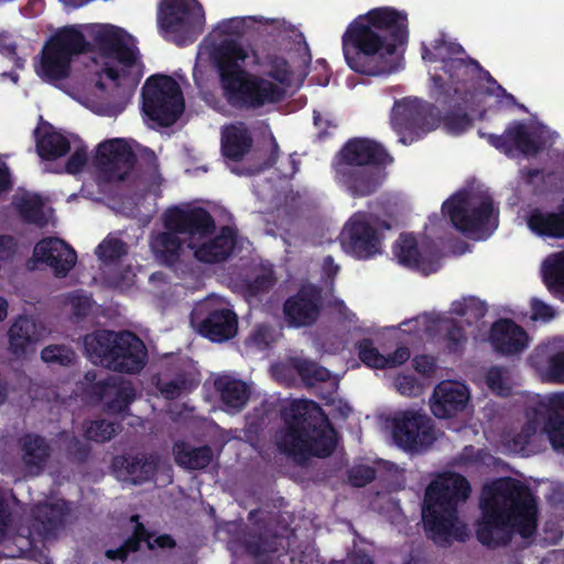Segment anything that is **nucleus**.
<instances>
[{
	"label": "nucleus",
	"instance_id": "obj_27",
	"mask_svg": "<svg viewBox=\"0 0 564 564\" xmlns=\"http://www.w3.org/2000/svg\"><path fill=\"white\" fill-rule=\"evenodd\" d=\"M528 228L539 237L564 239V198L555 210L540 207L530 209L525 217Z\"/></svg>",
	"mask_w": 564,
	"mask_h": 564
},
{
	"label": "nucleus",
	"instance_id": "obj_6",
	"mask_svg": "<svg viewBox=\"0 0 564 564\" xmlns=\"http://www.w3.org/2000/svg\"><path fill=\"white\" fill-rule=\"evenodd\" d=\"M392 158L379 142L368 138H351L335 154L332 166L335 181L352 197H366L381 187L382 167Z\"/></svg>",
	"mask_w": 564,
	"mask_h": 564
},
{
	"label": "nucleus",
	"instance_id": "obj_59",
	"mask_svg": "<svg viewBox=\"0 0 564 564\" xmlns=\"http://www.w3.org/2000/svg\"><path fill=\"white\" fill-rule=\"evenodd\" d=\"M313 119L315 127L318 129L317 138L321 141H324L332 135V132L328 129L335 130L337 128V123L332 120L324 119L317 111H314Z\"/></svg>",
	"mask_w": 564,
	"mask_h": 564
},
{
	"label": "nucleus",
	"instance_id": "obj_11",
	"mask_svg": "<svg viewBox=\"0 0 564 564\" xmlns=\"http://www.w3.org/2000/svg\"><path fill=\"white\" fill-rule=\"evenodd\" d=\"M453 227L462 234H479L497 227L495 207L489 195L460 189L442 205Z\"/></svg>",
	"mask_w": 564,
	"mask_h": 564
},
{
	"label": "nucleus",
	"instance_id": "obj_22",
	"mask_svg": "<svg viewBox=\"0 0 564 564\" xmlns=\"http://www.w3.org/2000/svg\"><path fill=\"white\" fill-rule=\"evenodd\" d=\"M33 258L52 268L57 278H65L77 261L75 250L57 237H46L36 242Z\"/></svg>",
	"mask_w": 564,
	"mask_h": 564
},
{
	"label": "nucleus",
	"instance_id": "obj_61",
	"mask_svg": "<svg viewBox=\"0 0 564 564\" xmlns=\"http://www.w3.org/2000/svg\"><path fill=\"white\" fill-rule=\"evenodd\" d=\"M411 357V351L406 346H399L392 354L386 356L387 368H395L405 364Z\"/></svg>",
	"mask_w": 564,
	"mask_h": 564
},
{
	"label": "nucleus",
	"instance_id": "obj_37",
	"mask_svg": "<svg viewBox=\"0 0 564 564\" xmlns=\"http://www.w3.org/2000/svg\"><path fill=\"white\" fill-rule=\"evenodd\" d=\"M13 205L24 224L34 225L37 228L47 226L48 219L44 212V202L39 194L25 193L15 197Z\"/></svg>",
	"mask_w": 564,
	"mask_h": 564
},
{
	"label": "nucleus",
	"instance_id": "obj_21",
	"mask_svg": "<svg viewBox=\"0 0 564 564\" xmlns=\"http://www.w3.org/2000/svg\"><path fill=\"white\" fill-rule=\"evenodd\" d=\"M393 256L406 268L417 270L425 275L440 269V256L432 246L421 247L412 234H401L392 246Z\"/></svg>",
	"mask_w": 564,
	"mask_h": 564
},
{
	"label": "nucleus",
	"instance_id": "obj_30",
	"mask_svg": "<svg viewBox=\"0 0 564 564\" xmlns=\"http://www.w3.org/2000/svg\"><path fill=\"white\" fill-rule=\"evenodd\" d=\"M8 336L11 351L22 356L31 345L42 339L43 327L33 317L20 315L10 326Z\"/></svg>",
	"mask_w": 564,
	"mask_h": 564
},
{
	"label": "nucleus",
	"instance_id": "obj_15",
	"mask_svg": "<svg viewBox=\"0 0 564 564\" xmlns=\"http://www.w3.org/2000/svg\"><path fill=\"white\" fill-rule=\"evenodd\" d=\"M394 443L408 452H420L431 446L436 437L433 421L423 413L403 411L392 421Z\"/></svg>",
	"mask_w": 564,
	"mask_h": 564
},
{
	"label": "nucleus",
	"instance_id": "obj_36",
	"mask_svg": "<svg viewBox=\"0 0 564 564\" xmlns=\"http://www.w3.org/2000/svg\"><path fill=\"white\" fill-rule=\"evenodd\" d=\"M70 66V59L45 43L41 52L40 65L36 68V73L41 78L47 82L63 80L69 76Z\"/></svg>",
	"mask_w": 564,
	"mask_h": 564
},
{
	"label": "nucleus",
	"instance_id": "obj_52",
	"mask_svg": "<svg viewBox=\"0 0 564 564\" xmlns=\"http://www.w3.org/2000/svg\"><path fill=\"white\" fill-rule=\"evenodd\" d=\"M486 384L488 389L500 397H508L511 393V388L508 386L505 378V369L499 366L490 367L486 372Z\"/></svg>",
	"mask_w": 564,
	"mask_h": 564
},
{
	"label": "nucleus",
	"instance_id": "obj_1",
	"mask_svg": "<svg viewBox=\"0 0 564 564\" xmlns=\"http://www.w3.org/2000/svg\"><path fill=\"white\" fill-rule=\"evenodd\" d=\"M409 42L408 13L379 7L357 17L341 36L343 53L355 73L378 76L389 73L386 55L392 56Z\"/></svg>",
	"mask_w": 564,
	"mask_h": 564
},
{
	"label": "nucleus",
	"instance_id": "obj_16",
	"mask_svg": "<svg viewBox=\"0 0 564 564\" xmlns=\"http://www.w3.org/2000/svg\"><path fill=\"white\" fill-rule=\"evenodd\" d=\"M137 155L123 139L101 142L96 150L94 164L106 182L123 181L134 169Z\"/></svg>",
	"mask_w": 564,
	"mask_h": 564
},
{
	"label": "nucleus",
	"instance_id": "obj_23",
	"mask_svg": "<svg viewBox=\"0 0 564 564\" xmlns=\"http://www.w3.org/2000/svg\"><path fill=\"white\" fill-rule=\"evenodd\" d=\"M534 413L543 421V430L552 448L564 453V392L540 400Z\"/></svg>",
	"mask_w": 564,
	"mask_h": 564
},
{
	"label": "nucleus",
	"instance_id": "obj_54",
	"mask_svg": "<svg viewBox=\"0 0 564 564\" xmlns=\"http://www.w3.org/2000/svg\"><path fill=\"white\" fill-rule=\"evenodd\" d=\"M377 470L369 465H357L348 470L349 482L354 487H365L376 479Z\"/></svg>",
	"mask_w": 564,
	"mask_h": 564
},
{
	"label": "nucleus",
	"instance_id": "obj_7",
	"mask_svg": "<svg viewBox=\"0 0 564 564\" xmlns=\"http://www.w3.org/2000/svg\"><path fill=\"white\" fill-rule=\"evenodd\" d=\"M433 52L424 48L423 58L430 62L441 61L443 74H433V96L440 104H451L454 97L468 101L476 84L486 80L497 84L491 74L478 61L466 56L464 47L458 43L445 40L434 41Z\"/></svg>",
	"mask_w": 564,
	"mask_h": 564
},
{
	"label": "nucleus",
	"instance_id": "obj_39",
	"mask_svg": "<svg viewBox=\"0 0 564 564\" xmlns=\"http://www.w3.org/2000/svg\"><path fill=\"white\" fill-rule=\"evenodd\" d=\"M159 459L154 455H129L122 457V466L131 481L135 485L151 480L158 469Z\"/></svg>",
	"mask_w": 564,
	"mask_h": 564
},
{
	"label": "nucleus",
	"instance_id": "obj_25",
	"mask_svg": "<svg viewBox=\"0 0 564 564\" xmlns=\"http://www.w3.org/2000/svg\"><path fill=\"white\" fill-rule=\"evenodd\" d=\"M468 399L469 394L465 386L443 381L434 389L431 399L432 413L440 419H449L465 409Z\"/></svg>",
	"mask_w": 564,
	"mask_h": 564
},
{
	"label": "nucleus",
	"instance_id": "obj_40",
	"mask_svg": "<svg viewBox=\"0 0 564 564\" xmlns=\"http://www.w3.org/2000/svg\"><path fill=\"white\" fill-rule=\"evenodd\" d=\"M542 279L556 297L564 296V251L550 254L542 263Z\"/></svg>",
	"mask_w": 564,
	"mask_h": 564
},
{
	"label": "nucleus",
	"instance_id": "obj_4",
	"mask_svg": "<svg viewBox=\"0 0 564 564\" xmlns=\"http://www.w3.org/2000/svg\"><path fill=\"white\" fill-rule=\"evenodd\" d=\"M248 54L235 40H226L213 53L221 95L238 110H258L283 100L284 89L247 69Z\"/></svg>",
	"mask_w": 564,
	"mask_h": 564
},
{
	"label": "nucleus",
	"instance_id": "obj_2",
	"mask_svg": "<svg viewBox=\"0 0 564 564\" xmlns=\"http://www.w3.org/2000/svg\"><path fill=\"white\" fill-rule=\"evenodd\" d=\"M479 507L476 538L488 549L508 545L514 534L529 539L536 532L535 498L529 486L518 479L502 477L485 486Z\"/></svg>",
	"mask_w": 564,
	"mask_h": 564
},
{
	"label": "nucleus",
	"instance_id": "obj_38",
	"mask_svg": "<svg viewBox=\"0 0 564 564\" xmlns=\"http://www.w3.org/2000/svg\"><path fill=\"white\" fill-rule=\"evenodd\" d=\"M215 388L224 404L231 409L241 410L249 400V388L241 380L221 376L215 380Z\"/></svg>",
	"mask_w": 564,
	"mask_h": 564
},
{
	"label": "nucleus",
	"instance_id": "obj_29",
	"mask_svg": "<svg viewBox=\"0 0 564 564\" xmlns=\"http://www.w3.org/2000/svg\"><path fill=\"white\" fill-rule=\"evenodd\" d=\"M46 44L70 61L75 56L94 52L93 44L86 40L79 25H66L57 29Z\"/></svg>",
	"mask_w": 564,
	"mask_h": 564
},
{
	"label": "nucleus",
	"instance_id": "obj_53",
	"mask_svg": "<svg viewBox=\"0 0 564 564\" xmlns=\"http://www.w3.org/2000/svg\"><path fill=\"white\" fill-rule=\"evenodd\" d=\"M91 446L76 436H73L66 445V455L69 460L77 464L86 463L90 456Z\"/></svg>",
	"mask_w": 564,
	"mask_h": 564
},
{
	"label": "nucleus",
	"instance_id": "obj_17",
	"mask_svg": "<svg viewBox=\"0 0 564 564\" xmlns=\"http://www.w3.org/2000/svg\"><path fill=\"white\" fill-rule=\"evenodd\" d=\"M322 308L321 289L314 284H305L284 301L282 312L289 327L302 328L315 324L321 316Z\"/></svg>",
	"mask_w": 564,
	"mask_h": 564
},
{
	"label": "nucleus",
	"instance_id": "obj_56",
	"mask_svg": "<svg viewBox=\"0 0 564 564\" xmlns=\"http://www.w3.org/2000/svg\"><path fill=\"white\" fill-rule=\"evenodd\" d=\"M87 163V151L85 148H77L66 162V172L77 174L83 171Z\"/></svg>",
	"mask_w": 564,
	"mask_h": 564
},
{
	"label": "nucleus",
	"instance_id": "obj_43",
	"mask_svg": "<svg viewBox=\"0 0 564 564\" xmlns=\"http://www.w3.org/2000/svg\"><path fill=\"white\" fill-rule=\"evenodd\" d=\"M282 539L272 533L249 534L243 542L245 551L252 557L259 558L268 554H274L279 551Z\"/></svg>",
	"mask_w": 564,
	"mask_h": 564
},
{
	"label": "nucleus",
	"instance_id": "obj_35",
	"mask_svg": "<svg viewBox=\"0 0 564 564\" xmlns=\"http://www.w3.org/2000/svg\"><path fill=\"white\" fill-rule=\"evenodd\" d=\"M177 466L188 470L206 468L213 460V449L208 445L195 447L185 441H177L173 446Z\"/></svg>",
	"mask_w": 564,
	"mask_h": 564
},
{
	"label": "nucleus",
	"instance_id": "obj_55",
	"mask_svg": "<svg viewBox=\"0 0 564 564\" xmlns=\"http://www.w3.org/2000/svg\"><path fill=\"white\" fill-rule=\"evenodd\" d=\"M270 69L268 76L280 84H285L290 80L291 70L288 61L282 56H272L270 58Z\"/></svg>",
	"mask_w": 564,
	"mask_h": 564
},
{
	"label": "nucleus",
	"instance_id": "obj_46",
	"mask_svg": "<svg viewBox=\"0 0 564 564\" xmlns=\"http://www.w3.org/2000/svg\"><path fill=\"white\" fill-rule=\"evenodd\" d=\"M356 350L364 365L372 369H387L386 355L375 347L372 339L362 338L356 343Z\"/></svg>",
	"mask_w": 564,
	"mask_h": 564
},
{
	"label": "nucleus",
	"instance_id": "obj_3",
	"mask_svg": "<svg viewBox=\"0 0 564 564\" xmlns=\"http://www.w3.org/2000/svg\"><path fill=\"white\" fill-rule=\"evenodd\" d=\"M282 427L275 433L279 452L295 460L329 457L337 433L322 406L313 400L295 399L280 409Z\"/></svg>",
	"mask_w": 564,
	"mask_h": 564
},
{
	"label": "nucleus",
	"instance_id": "obj_64",
	"mask_svg": "<svg viewBox=\"0 0 564 564\" xmlns=\"http://www.w3.org/2000/svg\"><path fill=\"white\" fill-rule=\"evenodd\" d=\"M70 304H72L73 314L76 317H79V318L86 317L90 311V301H89V297H87V296H84V295L73 296Z\"/></svg>",
	"mask_w": 564,
	"mask_h": 564
},
{
	"label": "nucleus",
	"instance_id": "obj_63",
	"mask_svg": "<svg viewBox=\"0 0 564 564\" xmlns=\"http://www.w3.org/2000/svg\"><path fill=\"white\" fill-rule=\"evenodd\" d=\"M294 368L303 382L306 386H312V376L313 369L315 368V362L307 359H299L295 361Z\"/></svg>",
	"mask_w": 564,
	"mask_h": 564
},
{
	"label": "nucleus",
	"instance_id": "obj_45",
	"mask_svg": "<svg viewBox=\"0 0 564 564\" xmlns=\"http://www.w3.org/2000/svg\"><path fill=\"white\" fill-rule=\"evenodd\" d=\"M451 312L457 316L466 317L468 324H473L485 317L487 305L475 296H467L459 301H454Z\"/></svg>",
	"mask_w": 564,
	"mask_h": 564
},
{
	"label": "nucleus",
	"instance_id": "obj_14",
	"mask_svg": "<svg viewBox=\"0 0 564 564\" xmlns=\"http://www.w3.org/2000/svg\"><path fill=\"white\" fill-rule=\"evenodd\" d=\"M391 226L366 213L354 214L341 232L343 248L357 259H370L381 253L383 234Z\"/></svg>",
	"mask_w": 564,
	"mask_h": 564
},
{
	"label": "nucleus",
	"instance_id": "obj_12",
	"mask_svg": "<svg viewBox=\"0 0 564 564\" xmlns=\"http://www.w3.org/2000/svg\"><path fill=\"white\" fill-rule=\"evenodd\" d=\"M205 14L197 0H163L158 9V26L177 46L193 43L202 33Z\"/></svg>",
	"mask_w": 564,
	"mask_h": 564
},
{
	"label": "nucleus",
	"instance_id": "obj_58",
	"mask_svg": "<svg viewBox=\"0 0 564 564\" xmlns=\"http://www.w3.org/2000/svg\"><path fill=\"white\" fill-rule=\"evenodd\" d=\"M531 312H532V319L538 321H551L555 313L551 305L544 303L540 299H532L531 300Z\"/></svg>",
	"mask_w": 564,
	"mask_h": 564
},
{
	"label": "nucleus",
	"instance_id": "obj_10",
	"mask_svg": "<svg viewBox=\"0 0 564 564\" xmlns=\"http://www.w3.org/2000/svg\"><path fill=\"white\" fill-rule=\"evenodd\" d=\"M88 29L94 42L93 47H96L101 56L122 65L119 69L107 64L102 68V74L121 90L120 94L131 96L141 78V74H133L130 69L139 56L134 39L123 29L111 24H93Z\"/></svg>",
	"mask_w": 564,
	"mask_h": 564
},
{
	"label": "nucleus",
	"instance_id": "obj_18",
	"mask_svg": "<svg viewBox=\"0 0 564 564\" xmlns=\"http://www.w3.org/2000/svg\"><path fill=\"white\" fill-rule=\"evenodd\" d=\"M88 394L97 402H105V409L109 414L127 415L137 398V390L130 380L108 375L94 383Z\"/></svg>",
	"mask_w": 564,
	"mask_h": 564
},
{
	"label": "nucleus",
	"instance_id": "obj_9",
	"mask_svg": "<svg viewBox=\"0 0 564 564\" xmlns=\"http://www.w3.org/2000/svg\"><path fill=\"white\" fill-rule=\"evenodd\" d=\"M467 102L454 97L447 104L452 108L442 116L433 104L419 98L403 99L392 109L391 124L399 134L409 132L420 135L436 129L441 123L448 133L460 134L473 126V119L466 111Z\"/></svg>",
	"mask_w": 564,
	"mask_h": 564
},
{
	"label": "nucleus",
	"instance_id": "obj_51",
	"mask_svg": "<svg viewBox=\"0 0 564 564\" xmlns=\"http://www.w3.org/2000/svg\"><path fill=\"white\" fill-rule=\"evenodd\" d=\"M117 433L116 424L105 419L91 421L85 429V437L96 443L110 441Z\"/></svg>",
	"mask_w": 564,
	"mask_h": 564
},
{
	"label": "nucleus",
	"instance_id": "obj_8",
	"mask_svg": "<svg viewBox=\"0 0 564 564\" xmlns=\"http://www.w3.org/2000/svg\"><path fill=\"white\" fill-rule=\"evenodd\" d=\"M84 348L95 365L119 373L141 372L149 357L143 340L131 330H95L84 337Z\"/></svg>",
	"mask_w": 564,
	"mask_h": 564
},
{
	"label": "nucleus",
	"instance_id": "obj_32",
	"mask_svg": "<svg viewBox=\"0 0 564 564\" xmlns=\"http://www.w3.org/2000/svg\"><path fill=\"white\" fill-rule=\"evenodd\" d=\"M528 360L531 367L544 370L549 381L564 383V349L555 350L551 345H539Z\"/></svg>",
	"mask_w": 564,
	"mask_h": 564
},
{
	"label": "nucleus",
	"instance_id": "obj_48",
	"mask_svg": "<svg viewBox=\"0 0 564 564\" xmlns=\"http://www.w3.org/2000/svg\"><path fill=\"white\" fill-rule=\"evenodd\" d=\"M128 253L127 243L119 238L107 237L100 242L96 249L97 257L106 262L111 263L120 260Z\"/></svg>",
	"mask_w": 564,
	"mask_h": 564
},
{
	"label": "nucleus",
	"instance_id": "obj_31",
	"mask_svg": "<svg viewBox=\"0 0 564 564\" xmlns=\"http://www.w3.org/2000/svg\"><path fill=\"white\" fill-rule=\"evenodd\" d=\"M237 243L235 229L229 226L220 228L219 234L209 241L199 246L195 257L205 263H219L229 258Z\"/></svg>",
	"mask_w": 564,
	"mask_h": 564
},
{
	"label": "nucleus",
	"instance_id": "obj_42",
	"mask_svg": "<svg viewBox=\"0 0 564 564\" xmlns=\"http://www.w3.org/2000/svg\"><path fill=\"white\" fill-rule=\"evenodd\" d=\"M34 513L35 520L40 524L41 533L45 538L55 534L63 525L65 511L59 505L44 503L37 506Z\"/></svg>",
	"mask_w": 564,
	"mask_h": 564
},
{
	"label": "nucleus",
	"instance_id": "obj_24",
	"mask_svg": "<svg viewBox=\"0 0 564 564\" xmlns=\"http://www.w3.org/2000/svg\"><path fill=\"white\" fill-rule=\"evenodd\" d=\"M489 340L494 350L502 356L521 354L529 345L525 329L508 318L498 319L491 325Z\"/></svg>",
	"mask_w": 564,
	"mask_h": 564
},
{
	"label": "nucleus",
	"instance_id": "obj_49",
	"mask_svg": "<svg viewBox=\"0 0 564 564\" xmlns=\"http://www.w3.org/2000/svg\"><path fill=\"white\" fill-rule=\"evenodd\" d=\"M41 358L46 364L67 367L75 362L76 354L66 345H50L43 348Z\"/></svg>",
	"mask_w": 564,
	"mask_h": 564
},
{
	"label": "nucleus",
	"instance_id": "obj_26",
	"mask_svg": "<svg viewBox=\"0 0 564 564\" xmlns=\"http://www.w3.org/2000/svg\"><path fill=\"white\" fill-rule=\"evenodd\" d=\"M198 332L215 343H224L234 338L238 332V316L229 307H216L208 311L200 322Z\"/></svg>",
	"mask_w": 564,
	"mask_h": 564
},
{
	"label": "nucleus",
	"instance_id": "obj_5",
	"mask_svg": "<svg viewBox=\"0 0 564 564\" xmlns=\"http://www.w3.org/2000/svg\"><path fill=\"white\" fill-rule=\"evenodd\" d=\"M471 492L469 481L458 473L438 475L425 490L422 519L426 536L437 545L453 541L464 542L468 538L467 527L458 518V505Z\"/></svg>",
	"mask_w": 564,
	"mask_h": 564
},
{
	"label": "nucleus",
	"instance_id": "obj_34",
	"mask_svg": "<svg viewBox=\"0 0 564 564\" xmlns=\"http://www.w3.org/2000/svg\"><path fill=\"white\" fill-rule=\"evenodd\" d=\"M36 152L40 158L46 161H53L67 154L70 150L68 139L61 132L54 130L53 126L47 123L42 130L35 131Z\"/></svg>",
	"mask_w": 564,
	"mask_h": 564
},
{
	"label": "nucleus",
	"instance_id": "obj_19",
	"mask_svg": "<svg viewBox=\"0 0 564 564\" xmlns=\"http://www.w3.org/2000/svg\"><path fill=\"white\" fill-rule=\"evenodd\" d=\"M165 229L178 231L189 238L203 239L214 234L216 223L212 214L204 207H173L164 213Z\"/></svg>",
	"mask_w": 564,
	"mask_h": 564
},
{
	"label": "nucleus",
	"instance_id": "obj_50",
	"mask_svg": "<svg viewBox=\"0 0 564 564\" xmlns=\"http://www.w3.org/2000/svg\"><path fill=\"white\" fill-rule=\"evenodd\" d=\"M445 348L451 354H458L464 350L467 341L465 329L456 321H448L444 328Z\"/></svg>",
	"mask_w": 564,
	"mask_h": 564
},
{
	"label": "nucleus",
	"instance_id": "obj_44",
	"mask_svg": "<svg viewBox=\"0 0 564 564\" xmlns=\"http://www.w3.org/2000/svg\"><path fill=\"white\" fill-rule=\"evenodd\" d=\"M160 393L169 401L178 399L183 393L194 390L198 382L187 373H178L172 380L158 378L154 382Z\"/></svg>",
	"mask_w": 564,
	"mask_h": 564
},
{
	"label": "nucleus",
	"instance_id": "obj_20",
	"mask_svg": "<svg viewBox=\"0 0 564 564\" xmlns=\"http://www.w3.org/2000/svg\"><path fill=\"white\" fill-rule=\"evenodd\" d=\"M488 143L505 153L511 155L518 151L523 156H536L544 149L543 140L531 132L527 124L521 121H513L507 127L502 134H486Z\"/></svg>",
	"mask_w": 564,
	"mask_h": 564
},
{
	"label": "nucleus",
	"instance_id": "obj_33",
	"mask_svg": "<svg viewBox=\"0 0 564 564\" xmlns=\"http://www.w3.org/2000/svg\"><path fill=\"white\" fill-rule=\"evenodd\" d=\"M252 143L253 139L243 123L230 124L221 131V153L231 161H241Z\"/></svg>",
	"mask_w": 564,
	"mask_h": 564
},
{
	"label": "nucleus",
	"instance_id": "obj_62",
	"mask_svg": "<svg viewBox=\"0 0 564 564\" xmlns=\"http://www.w3.org/2000/svg\"><path fill=\"white\" fill-rule=\"evenodd\" d=\"M535 433H536L535 423L532 421H529L522 426L521 431L514 436L513 442L517 446H520L523 449L529 445L530 438Z\"/></svg>",
	"mask_w": 564,
	"mask_h": 564
},
{
	"label": "nucleus",
	"instance_id": "obj_28",
	"mask_svg": "<svg viewBox=\"0 0 564 564\" xmlns=\"http://www.w3.org/2000/svg\"><path fill=\"white\" fill-rule=\"evenodd\" d=\"M22 452V462L32 476H39L45 469L52 454V448L46 438L34 433H26L19 440Z\"/></svg>",
	"mask_w": 564,
	"mask_h": 564
},
{
	"label": "nucleus",
	"instance_id": "obj_47",
	"mask_svg": "<svg viewBox=\"0 0 564 564\" xmlns=\"http://www.w3.org/2000/svg\"><path fill=\"white\" fill-rule=\"evenodd\" d=\"M276 278L272 270L262 271L252 279L246 280L243 290L249 297H259L270 292L274 286Z\"/></svg>",
	"mask_w": 564,
	"mask_h": 564
},
{
	"label": "nucleus",
	"instance_id": "obj_13",
	"mask_svg": "<svg viewBox=\"0 0 564 564\" xmlns=\"http://www.w3.org/2000/svg\"><path fill=\"white\" fill-rule=\"evenodd\" d=\"M185 101L178 83L169 75H152L142 87V111L160 127L174 124L183 115Z\"/></svg>",
	"mask_w": 564,
	"mask_h": 564
},
{
	"label": "nucleus",
	"instance_id": "obj_41",
	"mask_svg": "<svg viewBox=\"0 0 564 564\" xmlns=\"http://www.w3.org/2000/svg\"><path fill=\"white\" fill-rule=\"evenodd\" d=\"M178 231L166 229L159 232L151 241V247L158 258L165 264H174L178 261L182 249V240Z\"/></svg>",
	"mask_w": 564,
	"mask_h": 564
},
{
	"label": "nucleus",
	"instance_id": "obj_57",
	"mask_svg": "<svg viewBox=\"0 0 564 564\" xmlns=\"http://www.w3.org/2000/svg\"><path fill=\"white\" fill-rule=\"evenodd\" d=\"M413 367L420 375L431 377L436 370V360L430 355H419L413 359Z\"/></svg>",
	"mask_w": 564,
	"mask_h": 564
},
{
	"label": "nucleus",
	"instance_id": "obj_60",
	"mask_svg": "<svg viewBox=\"0 0 564 564\" xmlns=\"http://www.w3.org/2000/svg\"><path fill=\"white\" fill-rule=\"evenodd\" d=\"M17 240L10 235H0V261H8L13 258L17 251Z\"/></svg>",
	"mask_w": 564,
	"mask_h": 564
}]
</instances>
